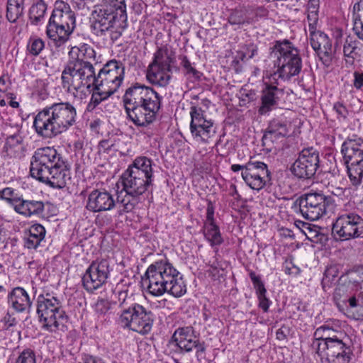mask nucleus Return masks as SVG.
Returning <instances> with one entry per match:
<instances>
[{"mask_svg": "<svg viewBox=\"0 0 363 363\" xmlns=\"http://www.w3.org/2000/svg\"><path fill=\"white\" fill-rule=\"evenodd\" d=\"M354 86L357 89H363V73L355 72L354 73Z\"/></svg>", "mask_w": 363, "mask_h": 363, "instance_id": "052dcab7", "label": "nucleus"}, {"mask_svg": "<svg viewBox=\"0 0 363 363\" xmlns=\"http://www.w3.org/2000/svg\"><path fill=\"white\" fill-rule=\"evenodd\" d=\"M210 105V101L206 99L203 100L201 103V105L198 108L194 106H191V110L189 111V113H199V112L203 113L208 111V108Z\"/></svg>", "mask_w": 363, "mask_h": 363, "instance_id": "4d7b16f0", "label": "nucleus"}, {"mask_svg": "<svg viewBox=\"0 0 363 363\" xmlns=\"http://www.w3.org/2000/svg\"><path fill=\"white\" fill-rule=\"evenodd\" d=\"M145 276V281L148 282L147 291L152 296H160L168 293L174 297H181L186 292L182 274L167 259L151 264Z\"/></svg>", "mask_w": 363, "mask_h": 363, "instance_id": "7ed1b4c3", "label": "nucleus"}, {"mask_svg": "<svg viewBox=\"0 0 363 363\" xmlns=\"http://www.w3.org/2000/svg\"><path fill=\"white\" fill-rule=\"evenodd\" d=\"M152 165L153 161L150 158L139 156L135 158L126 171L154 181Z\"/></svg>", "mask_w": 363, "mask_h": 363, "instance_id": "cd10ccee", "label": "nucleus"}, {"mask_svg": "<svg viewBox=\"0 0 363 363\" xmlns=\"http://www.w3.org/2000/svg\"><path fill=\"white\" fill-rule=\"evenodd\" d=\"M118 302L120 308L119 312L126 311L137 303L134 301L132 295L128 294L127 290L118 291Z\"/></svg>", "mask_w": 363, "mask_h": 363, "instance_id": "79ce46f5", "label": "nucleus"}, {"mask_svg": "<svg viewBox=\"0 0 363 363\" xmlns=\"http://www.w3.org/2000/svg\"><path fill=\"white\" fill-rule=\"evenodd\" d=\"M121 181L123 189L117 192L116 200L121 205L118 213L122 215L135 208L140 203V196L153 186L154 181L126 170L122 174Z\"/></svg>", "mask_w": 363, "mask_h": 363, "instance_id": "423d86ee", "label": "nucleus"}, {"mask_svg": "<svg viewBox=\"0 0 363 363\" xmlns=\"http://www.w3.org/2000/svg\"><path fill=\"white\" fill-rule=\"evenodd\" d=\"M351 184L356 189L363 179V140L360 138H348L341 150Z\"/></svg>", "mask_w": 363, "mask_h": 363, "instance_id": "9d476101", "label": "nucleus"}, {"mask_svg": "<svg viewBox=\"0 0 363 363\" xmlns=\"http://www.w3.org/2000/svg\"><path fill=\"white\" fill-rule=\"evenodd\" d=\"M346 333L342 330H337L329 325H323L318 328L314 333L315 341L313 345H322L330 343L346 335Z\"/></svg>", "mask_w": 363, "mask_h": 363, "instance_id": "c85d7f7f", "label": "nucleus"}, {"mask_svg": "<svg viewBox=\"0 0 363 363\" xmlns=\"http://www.w3.org/2000/svg\"><path fill=\"white\" fill-rule=\"evenodd\" d=\"M172 340L181 353H190L195 351L198 360L202 357V354L206 351L204 342L200 341L199 336L196 334L191 326L177 328L172 335Z\"/></svg>", "mask_w": 363, "mask_h": 363, "instance_id": "a211bd4d", "label": "nucleus"}, {"mask_svg": "<svg viewBox=\"0 0 363 363\" xmlns=\"http://www.w3.org/2000/svg\"><path fill=\"white\" fill-rule=\"evenodd\" d=\"M100 6L109 10V11H113L114 13L119 16L121 21L124 22L127 21L125 0H104L103 4Z\"/></svg>", "mask_w": 363, "mask_h": 363, "instance_id": "e433bc0d", "label": "nucleus"}, {"mask_svg": "<svg viewBox=\"0 0 363 363\" xmlns=\"http://www.w3.org/2000/svg\"><path fill=\"white\" fill-rule=\"evenodd\" d=\"M347 301L351 308H355L358 306V303H357L358 301L355 296H352V297L349 298Z\"/></svg>", "mask_w": 363, "mask_h": 363, "instance_id": "774afa93", "label": "nucleus"}, {"mask_svg": "<svg viewBox=\"0 0 363 363\" xmlns=\"http://www.w3.org/2000/svg\"><path fill=\"white\" fill-rule=\"evenodd\" d=\"M69 60L65 67L62 75V84L69 91L89 88L91 84L103 86L115 93L124 79L125 67L121 62L111 60L96 74L94 65L89 60H94L96 52L87 44L72 47L69 51Z\"/></svg>", "mask_w": 363, "mask_h": 363, "instance_id": "f257e3e1", "label": "nucleus"}, {"mask_svg": "<svg viewBox=\"0 0 363 363\" xmlns=\"http://www.w3.org/2000/svg\"><path fill=\"white\" fill-rule=\"evenodd\" d=\"M172 340L181 353H190L195 351L198 360L202 357V354L206 351L204 342L200 341L199 336L196 334L191 326L177 328L172 335Z\"/></svg>", "mask_w": 363, "mask_h": 363, "instance_id": "6ab92c4d", "label": "nucleus"}, {"mask_svg": "<svg viewBox=\"0 0 363 363\" xmlns=\"http://www.w3.org/2000/svg\"><path fill=\"white\" fill-rule=\"evenodd\" d=\"M250 279L253 284V286L256 291V294L259 300V307L261 308L264 312H267L271 304V301L267 298V289L264 284L255 272L251 271L249 274Z\"/></svg>", "mask_w": 363, "mask_h": 363, "instance_id": "2f4dec72", "label": "nucleus"}, {"mask_svg": "<svg viewBox=\"0 0 363 363\" xmlns=\"http://www.w3.org/2000/svg\"><path fill=\"white\" fill-rule=\"evenodd\" d=\"M30 172L32 177L55 189H62L70 179L67 162L57 150L51 147L35 150Z\"/></svg>", "mask_w": 363, "mask_h": 363, "instance_id": "f03ea898", "label": "nucleus"}, {"mask_svg": "<svg viewBox=\"0 0 363 363\" xmlns=\"http://www.w3.org/2000/svg\"><path fill=\"white\" fill-rule=\"evenodd\" d=\"M363 18H356L353 16V30L359 38L363 40Z\"/></svg>", "mask_w": 363, "mask_h": 363, "instance_id": "5fc2aeb1", "label": "nucleus"}, {"mask_svg": "<svg viewBox=\"0 0 363 363\" xmlns=\"http://www.w3.org/2000/svg\"><path fill=\"white\" fill-rule=\"evenodd\" d=\"M118 323L123 328L142 335H147L152 330L155 320L153 313L138 303L126 311L118 312Z\"/></svg>", "mask_w": 363, "mask_h": 363, "instance_id": "9b49d317", "label": "nucleus"}, {"mask_svg": "<svg viewBox=\"0 0 363 363\" xmlns=\"http://www.w3.org/2000/svg\"><path fill=\"white\" fill-rule=\"evenodd\" d=\"M228 22L231 25H243L245 23H249V21L246 20L245 13L241 10L233 11L228 18Z\"/></svg>", "mask_w": 363, "mask_h": 363, "instance_id": "09e8293b", "label": "nucleus"}, {"mask_svg": "<svg viewBox=\"0 0 363 363\" xmlns=\"http://www.w3.org/2000/svg\"><path fill=\"white\" fill-rule=\"evenodd\" d=\"M130 118L138 126H147L155 120V115H128Z\"/></svg>", "mask_w": 363, "mask_h": 363, "instance_id": "c03bdc74", "label": "nucleus"}, {"mask_svg": "<svg viewBox=\"0 0 363 363\" xmlns=\"http://www.w3.org/2000/svg\"><path fill=\"white\" fill-rule=\"evenodd\" d=\"M191 121L190 129L195 138H199L201 140L206 142L210 138L211 133H214L213 123L211 119H207L203 115H191Z\"/></svg>", "mask_w": 363, "mask_h": 363, "instance_id": "393cba45", "label": "nucleus"}, {"mask_svg": "<svg viewBox=\"0 0 363 363\" xmlns=\"http://www.w3.org/2000/svg\"><path fill=\"white\" fill-rule=\"evenodd\" d=\"M76 28V16L70 6L57 0L46 26V35L50 46L63 51Z\"/></svg>", "mask_w": 363, "mask_h": 363, "instance_id": "20e7f679", "label": "nucleus"}, {"mask_svg": "<svg viewBox=\"0 0 363 363\" xmlns=\"http://www.w3.org/2000/svg\"><path fill=\"white\" fill-rule=\"evenodd\" d=\"M48 5L44 0H36L30 7L28 18L31 25L39 26L44 23Z\"/></svg>", "mask_w": 363, "mask_h": 363, "instance_id": "473e14b6", "label": "nucleus"}, {"mask_svg": "<svg viewBox=\"0 0 363 363\" xmlns=\"http://www.w3.org/2000/svg\"><path fill=\"white\" fill-rule=\"evenodd\" d=\"M257 54V47L253 43H250L242 47L238 52V56L241 60H247L252 58Z\"/></svg>", "mask_w": 363, "mask_h": 363, "instance_id": "49530a36", "label": "nucleus"}, {"mask_svg": "<svg viewBox=\"0 0 363 363\" xmlns=\"http://www.w3.org/2000/svg\"><path fill=\"white\" fill-rule=\"evenodd\" d=\"M45 42L37 36H32L27 43V52L33 56H38L43 50Z\"/></svg>", "mask_w": 363, "mask_h": 363, "instance_id": "a19ab883", "label": "nucleus"}, {"mask_svg": "<svg viewBox=\"0 0 363 363\" xmlns=\"http://www.w3.org/2000/svg\"><path fill=\"white\" fill-rule=\"evenodd\" d=\"M214 206L211 201H208L206 208V218L203 225L215 224Z\"/></svg>", "mask_w": 363, "mask_h": 363, "instance_id": "6e6d98bb", "label": "nucleus"}, {"mask_svg": "<svg viewBox=\"0 0 363 363\" xmlns=\"http://www.w3.org/2000/svg\"><path fill=\"white\" fill-rule=\"evenodd\" d=\"M240 102L245 105L257 99V93L255 90L242 87L238 94Z\"/></svg>", "mask_w": 363, "mask_h": 363, "instance_id": "de8ad7c7", "label": "nucleus"}, {"mask_svg": "<svg viewBox=\"0 0 363 363\" xmlns=\"http://www.w3.org/2000/svg\"><path fill=\"white\" fill-rule=\"evenodd\" d=\"M161 96L151 87L135 83L125 90L123 106L130 113L138 108L151 113H157L161 106Z\"/></svg>", "mask_w": 363, "mask_h": 363, "instance_id": "6e6552de", "label": "nucleus"}, {"mask_svg": "<svg viewBox=\"0 0 363 363\" xmlns=\"http://www.w3.org/2000/svg\"><path fill=\"white\" fill-rule=\"evenodd\" d=\"M113 146V144L109 145V141L108 140H103L99 143L100 148L104 150H109Z\"/></svg>", "mask_w": 363, "mask_h": 363, "instance_id": "338daca9", "label": "nucleus"}, {"mask_svg": "<svg viewBox=\"0 0 363 363\" xmlns=\"http://www.w3.org/2000/svg\"><path fill=\"white\" fill-rule=\"evenodd\" d=\"M291 123L274 118L272 120L262 137V145L269 151L273 146L279 147V143L289 135Z\"/></svg>", "mask_w": 363, "mask_h": 363, "instance_id": "412c9836", "label": "nucleus"}, {"mask_svg": "<svg viewBox=\"0 0 363 363\" xmlns=\"http://www.w3.org/2000/svg\"><path fill=\"white\" fill-rule=\"evenodd\" d=\"M37 313L43 328L50 332L57 330L67 319L60 301L50 294L38 296Z\"/></svg>", "mask_w": 363, "mask_h": 363, "instance_id": "1a4fd4ad", "label": "nucleus"}, {"mask_svg": "<svg viewBox=\"0 0 363 363\" xmlns=\"http://www.w3.org/2000/svg\"><path fill=\"white\" fill-rule=\"evenodd\" d=\"M342 50L345 57L354 60L361 56L362 44L355 37L347 35L343 40Z\"/></svg>", "mask_w": 363, "mask_h": 363, "instance_id": "72a5a7b5", "label": "nucleus"}, {"mask_svg": "<svg viewBox=\"0 0 363 363\" xmlns=\"http://www.w3.org/2000/svg\"><path fill=\"white\" fill-rule=\"evenodd\" d=\"M24 146L22 137L12 135L7 138L3 150L4 158H21L23 156Z\"/></svg>", "mask_w": 363, "mask_h": 363, "instance_id": "7c9ffc66", "label": "nucleus"}, {"mask_svg": "<svg viewBox=\"0 0 363 363\" xmlns=\"http://www.w3.org/2000/svg\"><path fill=\"white\" fill-rule=\"evenodd\" d=\"M8 301L19 313L29 310L32 306V301L28 293L21 287H16L9 293Z\"/></svg>", "mask_w": 363, "mask_h": 363, "instance_id": "bb28decb", "label": "nucleus"}, {"mask_svg": "<svg viewBox=\"0 0 363 363\" xmlns=\"http://www.w3.org/2000/svg\"><path fill=\"white\" fill-rule=\"evenodd\" d=\"M230 169L234 172L241 171V176L245 184L252 189L259 191L266 185L271 184L272 173L267 165L252 159L245 164H232Z\"/></svg>", "mask_w": 363, "mask_h": 363, "instance_id": "f8f14e48", "label": "nucleus"}, {"mask_svg": "<svg viewBox=\"0 0 363 363\" xmlns=\"http://www.w3.org/2000/svg\"><path fill=\"white\" fill-rule=\"evenodd\" d=\"M15 211L26 217L39 216L44 211L45 206L42 201L35 200H25L21 197L16 201Z\"/></svg>", "mask_w": 363, "mask_h": 363, "instance_id": "c756f323", "label": "nucleus"}, {"mask_svg": "<svg viewBox=\"0 0 363 363\" xmlns=\"http://www.w3.org/2000/svg\"><path fill=\"white\" fill-rule=\"evenodd\" d=\"M272 77L269 82H264V87L262 90L261 105L259 108V113H267L274 111L279 106V94H282L281 89L277 88L278 83L273 82Z\"/></svg>", "mask_w": 363, "mask_h": 363, "instance_id": "b1692460", "label": "nucleus"}, {"mask_svg": "<svg viewBox=\"0 0 363 363\" xmlns=\"http://www.w3.org/2000/svg\"><path fill=\"white\" fill-rule=\"evenodd\" d=\"M116 201L112 194L105 189H94L88 195L85 208L92 213L111 211L115 208Z\"/></svg>", "mask_w": 363, "mask_h": 363, "instance_id": "5701e85b", "label": "nucleus"}, {"mask_svg": "<svg viewBox=\"0 0 363 363\" xmlns=\"http://www.w3.org/2000/svg\"><path fill=\"white\" fill-rule=\"evenodd\" d=\"M337 269L336 266H330L328 267L324 273V277L323 279V284H324L325 282L333 281L337 277Z\"/></svg>", "mask_w": 363, "mask_h": 363, "instance_id": "864d4df0", "label": "nucleus"}, {"mask_svg": "<svg viewBox=\"0 0 363 363\" xmlns=\"http://www.w3.org/2000/svg\"><path fill=\"white\" fill-rule=\"evenodd\" d=\"M83 363H106L105 361L97 356L84 354L82 357Z\"/></svg>", "mask_w": 363, "mask_h": 363, "instance_id": "bf43d9fd", "label": "nucleus"}, {"mask_svg": "<svg viewBox=\"0 0 363 363\" xmlns=\"http://www.w3.org/2000/svg\"><path fill=\"white\" fill-rule=\"evenodd\" d=\"M320 0H309L308 10L318 11Z\"/></svg>", "mask_w": 363, "mask_h": 363, "instance_id": "0e129e2a", "label": "nucleus"}, {"mask_svg": "<svg viewBox=\"0 0 363 363\" xmlns=\"http://www.w3.org/2000/svg\"><path fill=\"white\" fill-rule=\"evenodd\" d=\"M50 112L51 113H60L61 112L76 113V109L68 102H60L44 108L39 113H50Z\"/></svg>", "mask_w": 363, "mask_h": 363, "instance_id": "ea45409f", "label": "nucleus"}, {"mask_svg": "<svg viewBox=\"0 0 363 363\" xmlns=\"http://www.w3.org/2000/svg\"><path fill=\"white\" fill-rule=\"evenodd\" d=\"M316 353L332 363H352L353 352L347 335L330 343L313 345Z\"/></svg>", "mask_w": 363, "mask_h": 363, "instance_id": "4468645a", "label": "nucleus"}, {"mask_svg": "<svg viewBox=\"0 0 363 363\" xmlns=\"http://www.w3.org/2000/svg\"><path fill=\"white\" fill-rule=\"evenodd\" d=\"M330 198L321 193H308L296 200L302 216L311 220H316L326 214L330 205Z\"/></svg>", "mask_w": 363, "mask_h": 363, "instance_id": "dca6fc26", "label": "nucleus"}, {"mask_svg": "<svg viewBox=\"0 0 363 363\" xmlns=\"http://www.w3.org/2000/svg\"><path fill=\"white\" fill-rule=\"evenodd\" d=\"M353 16L356 18H363V0H359L354 5Z\"/></svg>", "mask_w": 363, "mask_h": 363, "instance_id": "680f3d73", "label": "nucleus"}, {"mask_svg": "<svg viewBox=\"0 0 363 363\" xmlns=\"http://www.w3.org/2000/svg\"><path fill=\"white\" fill-rule=\"evenodd\" d=\"M112 268L107 259H96L91 262L86 270L82 283L84 289L93 293L107 282Z\"/></svg>", "mask_w": 363, "mask_h": 363, "instance_id": "f3484780", "label": "nucleus"}, {"mask_svg": "<svg viewBox=\"0 0 363 363\" xmlns=\"http://www.w3.org/2000/svg\"><path fill=\"white\" fill-rule=\"evenodd\" d=\"M2 194L3 199L6 200L15 209V205L18 203H16V201L20 200L21 197L18 196L17 194L15 193V191L9 187L4 188L2 190Z\"/></svg>", "mask_w": 363, "mask_h": 363, "instance_id": "3c124183", "label": "nucleus"}, {"mask_svg": "<svg viewBox=\"0 0 363 363\" xmlns=\"http://www.w3.org/2000/svg\"><path fill=\"white\" fill-rule=\"evenodd\" d=\"M180 60L185 77L192 82L200 81L203 74L195 68L194 64L189 61L187 57L183 56Z\"/></svg>", "mask_w": 363, "mask_h": 363, "instance_id": "58836bf2", "label": "nucleus"}, {"mask_svg": "<svg viewBox=\"0 0 363 363\" xmlns=\"http://www.w3.org/2000/svg\"><path fill=\"white\" fill-rule=\"evenodd\" d=\"M111 309V303L104 298H99L94 305V310L98 317H104Z\"/></svg>", "mask_w": 363, "mask_h": 363, "instance_id": "a18cd8bd", "label": "nucleus"}, {"mask_svg": "<svg viewBox=\"0 0 363 363\" xmlns=\"http://www.w3.org/2000/svg\"><path fill=\"white\" fill-rule=\"evenodd\" d=\"M25 0H8L6 18L9 21L14 23L23 13Z\"/></svg>", "mask_w": 363, "mask_h": 363, "instance_id": "4c0bfd02", "label": "nucleus"}, {"mask_svg": "<svg viewBox=\"0 0 363 363\" xmlns=\"http://www.w3.org/2000/svg\"><path fill=\"white\" fill-rule=\"evenodd\" d=\"M91 16L92 31L95 35L100 37L106 35L108 31L114 29L116 21H121L119 16L101 6L95 7Z\"/></svg>", "mask_w": 363, "mask_h": 363, "instance_id": "4be33fe9", "label": "nucleus"}, {"mask_svg": "<svg viewBox=\"0 0 363 363\" xmlns=\"http://www.w3.org/2000/svg\"><path fill=\"white\" fill-rule=\"evenodd\" d=\"M15 363H36L35 354L32 350L26 349L21 352Z\"/></svg>", "mask_w": 363, "mask_h": 363, "instance_id": "8fccbe9b", "label": "nucleus"}, {"mask_svg": "<svg viewBox=\"0 0 363 363\" xmlns=\"http://www.w3.org/2000/svg\"><path fill=\"white\" fill-rule=\"evenodd\" d=\"M112 94H113V93L106 90L103 86H95V90L92 94L89 107L91 104H93L94 106L99 104L101 101L106 100Z\"/></svg>", "mask_w": 363, "mask_h": 363, "instance_id": "37998d69", "label": "nucleus"}, {"mask_svg": "<svg viewBox=\"0 0 363 363\" xmlns=\"http://www.w3.org/2000/svg\"><path fill=\"white\" fill-rule=\"evenodd\" d=\"M75 122L73 115H36L33 126L36 132L45 138H52L63 131Z\"/></svg>", "mask_w": 363, "mask_h": 363, "instance_id": "2eb2a0df", "label": "nucleus"}, {"mask_svg": "<svg viewBox=\"0 0 363 363\" xmlns=\"http://www.w3.org/2000/svg\"><path fill=\"white\" fill-rule=\"evenodd\" d=\"M45 236V229L40 224L33 225L28 236L25 238L24 246L28 249H36Z\"/></svg>", "mask_w": 363, "mask_h": 363, "instance_id": "f704fd0d", "label": "nucleus"}, {"mask_svg": "<svg viewBox=\"0 0 363 363\" xmlns=\"http://www.w3.org/2000/svg\"><path fill=\"white\" fill-rule=\"evenodd\" d=\"M319 163V152L312 147L304 148L292 164L291 171L298 179H308L315 174Z\"/></svg>", "mask_w": 363, "mask_h": 363, "instance_id": "aec40b11", "label": "nucleus"}, {"mask_svg": "<svg viewBox=\"0 0 363 363\" xmlns=\"http://www.w3.org/2000/svg\"><path fill=\"white\" fill-rule=\"evenodd\" d=\"M318 11L308 10L307 20L308 22L309 33L317 30L316 26L318 19Z\"/></svg>", "mask_w": 363, "mask_h": 363, "instance_id": "603ef678", "label": "nucleus"}, {"mask_svg": "<svg viewBox=\"0 0 363 363\" xmlns=\"http://www.w3.org/2000/svg\"><path fill=\"white\" fill-rule=\"evenodd\" d=\"M270 55L277 68L270 77L274 81L277 77L283 80H289L301 72L302 61L299 51L289 40L276 41Z\"/></svg>", "mask_w": 363, "mask_h": 363, "instance_id": "39448f33", "label": "nucleus"}, {"mask_svg": "<svg viewBox=\"0 0 363 363\" xmlns=\"http://www.w3.org/2000/svg\"><path fill=\"white\" fill-rule=\"evenodd\" d=\"M11 86V82L7 74H2L0 77V92L5 93Z\"/></svg>", "mask_w": 363, "mask_h": 363, "instance_id": "13d9d810", "label": "nucleus"}, {"mask_svg": "<svg viewBox=\"0 0 363 363\" xmlns=\"http://www.w3.org/2000/svg\"><path fill=\"white\" fill-rule=\"evenodd\" d=\"M345 191H346V189L341 188V187H335L331 191V193L334 196L342 198V196H345Z\"/></svg>", "mask_w": 363, "mask_h": 363, "instance_id": "e2e57ef3", "label": "nucleus"}, {"mask_svg": "<svg viewBox=\"0 0 363 363\" xmlns=\"http://www.w3.org/2000/svg\"><path fill=\"white\" fill-rule=\"evenodd\" d=\"M333 233L341 240H350L363 235V218L354 211L342 210L333 225Z\"/></svg>", "mask_w": 363, "mask_h": 363, "instance_id": "ddd939ff", "label": "nucleus"}, {"mask_svg": "<svg viewBox=\"0 0 363 363\" xmlns=\"http://www.w3.org/2000/svg\"><path fill=\"white\" fill-rule=\"evenodd\" d=\"M310 41L313 49L322 57H329L332 53V43L328 36L322 31L315 30L310 33Z\"/></svg>", "mask_w": 363, "mask_h": 363, "instance_id": "a878e982", "label": "nucleus"}, {"mask_svg": "<svg viewBox=\"0 0 363 363\" xmlns=\"http://www.w3.org/2000/svg\"><path fill=\"white\" fill-rule=\"evenodd\" d=\"M202 232L206 240L212 247H216L223 242L220 228L215 224L203 225Z\"/></svg>", "mask_w": 363, "mask_h": 363, "instance_id": "c9c22d12", "label": "nucleus"}, {"mask_svg": "<svg viewBox=\"0 0 363 363\" xmlns=\"http://www.w3.org/2000/svg\"><path fill=\"white\" fill-rule=\"evenodd\" d=\"M174 62L175 52L173 48L169 45L159 47L147 67L146 73L147 81L157 86H167L172 78V65Z\"/></svg>", "mask_w": 363, "mask_h": 363, "instance_id": "0eeeda50", "label": "nucleus"}, {"mask_svg": "<svg viewBox=\"0 0 363 363\" xmlns=\"http://www.w3.org/2000/svg\"><path fill=\"white\" fill-rule=\"evenodd\" d=\"M101 124V121L99 119L94 120V121L90 123V128L92 131L95 133H99V128Z\"/></svg>", "mask_w": 363, "mask_h": 363, "instance_id": "69168bd1", "label": "nucleus"}]
</instances>
